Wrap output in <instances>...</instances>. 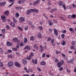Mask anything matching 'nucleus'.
Instances as JSON below:
<instances>
[{"label": "nucleus", "mask_w": 76, "mask_h": 76, "mask_svg": "<svg viewBox=\"0 0 76 76\" xmlns=\"http://www.w3.org/2000/svg\"><path fill=\"white\" fill-rule=\"evenodd\" d=\"M33 47L34 48H36L37 50H38V47L37 46V45L35 44L33 45Z\"/></svg>", "instance_id": "obj_22"}, {"label": "nucleus", "mask_w": 76, "mask_h": 76, "mask_svg": "<svg viewBox=\"0 0 76 76\" xmlns=\"http://www.w3.org/2000/svg\"><path fill=\"white\" fill-rule=\"evenodd\" d=\"M51 40V37H49L47 39V41L49 42V41H50Z\"/></svg>", "instance_id": "obj_42"}, {"label": "nucleus", "mask_w": 76, "mask_h": 76, "mask_svg": "<svg viewBox=\"0 0 76 76\" xmlns=\"http://www.w3.org/2000/svg\"><path fill=\"white\" fill-rule=\"evenodd\" d=\"M63 67H61L59 69V70H60V71H62V70H63Z\"/></svg>", "instance_id": "obj_54"}, {"label": "nucleus", "mask_w": 76, "mask_h": 76, "mask_svg": "<svg viewBox=\"0 0 76 76\" xmlns=\"http://www.w3.org/2000/svg\"><path fill=\"white\" fill-rule=\"evenodd\" d=\"M63 32L64 34H66V30H64L63 31Z\"/></svg>", "instance_id": "obj_60"}, {"label": "nucleus", "mask_w": 76, "mask_h": 76, "mask_svg": "<svg viewBox=\"0 0 76 76\" xmlns=\"http://www.w3.org/2000/svg\"><path fill=\"white\" fill-rule=\"evenodd\" d=\"M2 20H3V22H4L5 21V19H6V16L4 15L2 16Z\"/></svg>", "instance_id": "obj_25"}, {"label": "nucleus", "mask_w": 76, "mask_h": 76, "mask_svg": "<svg viewBox=\"0 0 76 76\" xmlns=\"http://www.w3.org/2000/svg\"><path fill=\"white\" fill-rule=\"evenodd\" d=\"M23 63L24 64L26 65L27 64V61H26V59H24L23 60Z\"/></svg>", "instance_id": "obj_17"}, {"label": "nucleus", "mask_w": 76, "mask_h": 76, "mask_svg": "<svg viewBox=\"0 0 76 76\" xmlns=\"http://www.w3.org/2000/svg\"><path fill=\"white\" fill-rule=\"evenodd\" d=\"M40 50H44V48H43V47H42V45H40Z\"/></svg>", "instance_id": "obj_44"}, {"label": "nucleus", "mask_w": 76, "mask_h": 76, "mask_svg": "<svg viewBox=\"0 0 76 76\" xmlns=\"http://www.w3.org/2000/svg\"><path fill=\"white\" fill-rule=\"evenodd\" d=\"M49 74L50 75H53V73H52V72L51 71H50L49 72Z\"/></svg>", "instance_id": "obj_45"}, {"label": "nucleus", "mask_w": 76, "mask_h": 76, "mask_svg": "<svg viewBox=\"0 0 76 76\" xmlns=\"http://www.w3.org/2000/svg\"><path fill=\"white\" fill-rule=\"evenodd\" d=\"M25 2V0H20L18 2V4L23 3Z\"/></svg>", "instance_id": "obj_18"}, {"label": "nucleus", "mask_w": 76, "mask_h": 76, "mask_svg": "<svg viewBox=\"0 0 76 76\" xmlns=\"http://www.w3.org/2000/svg\"><path fill=\"white\" fill-rule=\"evenodd\" d=\"M19 19L20 20V22H22V21H23L25 20V18L24 17H20L19 18Z\"/></svg>", "instance_id": "obj_7"}, {"label": "nucleus", "mask_w": 76, "mask_h": 76, "mask_svg": "<svg viewBox=\"0 0 76 76\" xmlns=\"http://www.w3.org/2000/svg\"><path fill=\"white\" fill-rule=\"evenodd\" d=\"M32 10V12H36V13H38L39 12V11H38V10L36 9H31Z\"/></svg>", "instance_id": "obj_11"}, {"label": "nucleus", "mask_w": 76, "mask_h": 76, "mask_svg": "<svg viewBox=\"0 0 76 76\" xmlns=\"http://www.w3.org/2000/svg\"><path fill=\"white\" fill-rule=\"evenodd\" d=\"M54 10L53 9V10H51L50 11V12L51 13H53V12H54Z\"/></svg>", "instance_id": "obj_58"}, {"label": "nucleus", "mask_w": 76, "mask_h": 76, "mask_svg": "<svg viewBox=\"0 0 76 76\" xmlns=\"http://www.w3.org/2000/svg\"><path fill=\"white\" fill-rule=\"evenodd\" d=\"M8 57L9 58H11V57H13L12 56V55H10L8 56Z\"/></svg>", "instance_id": "obj_50"}, {"label": "nucleus", "mask_w": 76, "mask_h": 76, "mask_svg": "<svg viewBox=\"0 0 76 76\" xmlns=\"http://www.w3.org/2000/svg\"><path fill=\"white\" fill-rule=\"evenodd\" d=\"M6 4V2H1L0 4V6H4V5H5Z\"/></svg>", "instance_id": "obj_15"}, {"label": "nucleus", "mask_w": 76, "mask_h": 76, "mask_svg": "<svg viewBox=\"0 0 76 76\" xmlns=\"http://www.w3.org/2000/svg\"><path fill=\"white\" fill-rule=\"evenodd\" d=\"M0 53L1 54H3V50H2V48H0Z\"/></svg>", "instance_id": "obj_34"}, {"label": "nucleus", "mask_w": 76, "mask_h": 76, "mask_svg": "<svg viewBox=\"0 0 76 76\" xmlns=\"http://www.w3.org/2000/svg\"><path fill=\"white\" fill-rule=\"evenodd\" d=\"M32 12V9L28 10L26 11L27 15H29V13H31Z\"/></svg>", "instance_id": "obj_12"}, {"label": "nucleus", "mask_w": 76, "mask_h": 76, "mask_svg": "<svg viewBox=\"0 0 76 76\" xmlns=\"http://www.w3.org/2000/svg\"><path fill=\"white\" fill-rule=\"evenodd\" d=\"M61 36L62 38V39H64V34H62L61 35Z\"/></svg>", "instance_id": "obj_43"}, {"label": "nucleus", "mask_w": 76, "mask_h": 76, "mask_svg": "<svg viewBox=\"0 0 76 76\" xmlns=\"http://www.w3.org/2000/svg\"><path fill=\"white\" fill-rule=\"evenodd\" d=\"M58 61H59L57 59H56V60L55 61V62H56V63H58Z\"/></svg>", "instance_id": "obj_55"}, {"label": "nucleus", "mask_w": 76, "mask_h": 76, "mask_svg": "<svg viewBox=\"0 0 76 76\" xmlns=\"http://www.w3.org/2000/svg\"><path fill=\"white\" fill-rule=\"evenodd\" d=\"M39 29L40 31H42V30H43V29H42V27L41 26H39Z\"/></svg>", "instance_id": "obj_40"}, {"label": "nucleus", "mask_w": 76, "mask_h": 76, "mask_svg": "<svg viewBox=\"0 0 76 76\" xmlns=\"http://www.w3.org/2000/svg\"><path fill=\"white\" fill-rule=\"evenodd\" d=\"M15 9H16V10H19L20 9H21V8L20 7H15Z\"/></svg>", "instance_id": "obj_29"}, {"label": "nucleus", "mask_w": 76, "mask_h": 76, "mask_svg": "<svg viewBox=\"0 0 76 76\" xmlns=\"http://www.w3.org/2000/svg\"><path fill=\"white\" fill-rule=\"evenodd\" d=\"M7 46L9 47H11L13 45V44L10 42H7Z\"/></svg>", "instance_id": "obj_4"}, {"label": "nucleus", "mask_w": 76, "mask_h": 76, "mask_svg": "<svg viewBox=\"0 0 76 76\" xmlns=\"http://www.w3.org/2000/svg\"><path fill=\"white\" fill-rule=\"evenodd\" d=\"M61 54L62 56H63V58L65 59V60H67V57L66 56V55L64 54L63 53H61Z\"/></svg>", "instance_id": "obj_20"}, {"label": "nucleus", "mask_w": 76, "mask_h": 76, "mask_svg": "<svg viewBox=\"0 0 76 76\" xmlns=\"http://www.w3.org/2000/svg\"><path fill=\"white\" fill-rule=\"evenodd\" d=\"M0 67H3V62H1L0 63Z\"/></svg>", "instance_id": "obj_37"}, {"label": "nucleus", "mask_w": 76, "mask_h": 76, "mask_svg": "<svg viewBox=\"0 0 76 76\" xmlns=\"http://www.w3.org/2000/svg\"><path fill=\"white\" fill-rule=\"evenodd\" d=\"M45 57V53H44L42 55V57L43 58H44Z\"/></svg>", "instance_id": "obj_41"}, {"label": "nucleus", "mask_w": 76, "mask_h": 76, "mask_svg": "<svg viewBox=\"0 0 76 76\" xmlns=\"http://www.w3.org/2000/svg\"><path fill=\"white\" fill-rule=\"evenodd\" d=\"M12 50H14V51H18V49L16 48H13Z\"/></svg>", "instance_id": "obj_46"}, {"label": "nucleus", "mask_w": 76, "mask_h": 76, "mask_svg": "<svg viewBox=\"0 0 76 76\" xmlns=\"http://www.w3.org/2000/svg\"><path fill=\"white\" fill-rule=\"evenodd\" d=\"M13 64H14L13 62L12 61L9 62L8 63V66H9V67H11L12 66Z\"/></svg>", "instance_id": "obj_3"}, {"label": "nucleus", "mask_w": 76, "mask_h": 76, "mask_svg": "<svg viewBox=\"0 0 76 76\" xmlns=\"http://www.w3.org/2000/svg\"><path fill=\"white\" fill-rule=\"evenodd\" d=\"M72 18H76V15L75 14H73L72 15Z\"/></svg>", "instance_id": "obj_39"}, {"label": "nucleus", "mask_w": 76, "mask_h": 76, "mask_svg": "<svg viewBox=\"0 0 76 76\" xmlns=\"http://www.w3.org/2000/svg\"><path fill=\"white\" fill-rule=\"evenodd\" d=\"M8 52L9 53H10L12 52V50H8Z\"/></svg>", "instance_id": "obj_47"}, {"label": "nucleus", "mask_w": 76, "mask_h": 76, "mask_svg": "<svg viewBox=\"0 0 76 76\" xmlns=\"http://www.w3.org/2000/svg\"><path fill=\"white\" fill-rule=\"evenodd\" d=\"M11 25L12 27L13 28H14V27H15V23H11Z\"/></svg>", "instance_id": "obj_24"}, {"label": "nucleus", "mask_w": 76, "mask_h": 76, "mask_svg": "<svg viewBox=\"0 0 76 76\" xmlns=\"http://www.w3.org/2000/svg\"><path fill=\"white\" fill-rule=\"evenodd\" d=\"M71 18H72V16L70 15H69L68 16L69 19H70Z\"/></svg>", "instance_id": "obj_61"}, {"label": "nucleus", "mask_w": 76, "mask_h": 76, "mask_svg": "<svg viewBox=\"0 0 76 76\" xmlns=\"http://www.w3.org/2000/svg\"><path fill=\"white\" fill-rule=\"evenodd\" d=\"M28 70L29 71V72L30 73L31 72H32V69H29Z\"/></svg>", "instance_id": "obj_53"}, {"label": "nucleus", "mask_w": 76, "mask_h": 76, "mask_svg": "<svg viewBox=\"0 0 76 76\" xmlns=\"http://www.w3.org/2000/svg\"><path fill=\"white\" fill-rule=\"evenodd\" d=\"M74 60H75V59H74L73 58H72L69 61V63H71V64H73V61Z\"/></svg>", "instance_id": "obj_19"}, {"label": "nucleus", "mask_w": 76, "mask_h": 76, "mask_svg": "<svg viewBox=\"0 0 76 76\" xmlns=\"http://www.w3.org/2000/svg\"><path fill=\"white\" fill-rule=\"evenodd\" d=\"M54 34L56 36V37H57L58 36V32H57V30L56 29H54Z\"/></svg>", "instance_id": "obj_9"}, {"label": "nucleus", "mask_w": 76, "mask_h": 76, "mask_svg": "<svg viewBox=\"0 0 76 76\" xmlns=\"http://www.w3.org/2000/svg\"><path fill=\"white\" fill-rule=\"evenodd\" d=\"M23 43H21L20 44V47H23Z\"/></svg>", "instance_id": "obj_57"}, {"label": "nucleus", "mask_w": 76, "mask_h": 76, "mask_svg": "<svg viewBox=\"0 0 76 76\" xmlns=\"http://www.w3.org/2000/svg\"><path fill=\"white\" fill-rule=\"evenodd\" d=\"M15 16L17 18H18L19 16V14L18 13H16L15 14Z\"/></svg>", "instance_id": "obj_35"}, {"label": "nucleus", "mask_w": 76, "mask_h": 76, "mask_svg": "<svg viewBox=\"0 0 76 76\" xmlns=\"http://www.w3.org/2000/svg\"><path fill=\"white\" fill-rule=\"evenodd\" d=\"M28 29V27H26L24 28V29L25 30V31H26V30H27Z\"/></svg>", "instance_id": "obj_64"}, {"label": "nucleus", "mask_w": 76, "mask_h": 76, "mask_svg": "<svg viewBox=\"0 0 76 76\" xmlns=\"http://www.w3.org/2000/svg\"><path fill=\"white\" fill-rule=\"evenodd\" d=\"M63 64H64V60H61L60 62H59L57 63V65H58V67H60L61 66L63 65Z\"/></svg>", "instance_id": "obj_1"}, {"label": "nucleus", "mask_w": 76, "mask_h": 76, "mask_svg": "<svg viewBox=\"0 0 76 76\" xmlns=\"http://www.w3.org/2000/svg\"><path fill=\"white\" fill-rule=\"evenodd\" d=\"M14 64L15 66H16V67H20V65L19 63L18 62H14Z\"/></svg>", "instance_id": "obj_5"}, {"label": "nucleus", "mask_w": 76, "mask_h": 76, "mask_svg": "<svg viewBox=\"0 0 76 76\" xmlns=\"http://www.w3.org/2000/svg\"><path fill=\"white\" fill-rule=\"evenodd\" d=\"M13 42H18V39L17 38H15L13 39Z\"/></svg>", "instance_id": "obj_16"}, {"label": "nucleus", "mask_w": 76, "mask_h": 76, "mask_svg": "<svg viewBox=\"0 0 76 76\" xmlns=\"http://www.w3.org/2000/svg\"><path fill=\"white\" fill-rule=\"evenodd\" d=\"M46 64V63L44 61H42L40 63V65L41 66H45Z\"/></svg>", "instance_id": "obj_13"}, {"label": "nucleus", "mask_w": 76, "mask_h": 76, "mask_svg": "<svg viewBox=\"0 0 76 76\" xmlns=\"http://www.w3.org/2000/svg\"><path fill=\"white\" fill-rule=\"evenodd\" d=\"M58 4L59 5V6H61V5L63 4V2H62V1H61L60 2H58Z\"/></svg>", "instance_id": "obj_33"}, {"label": "nucleus", "mask_w": 76, "mask_h": 76, "mask_svg": "<svg viewBox=\"0 0 76 76\" xmlns=\"http://www.w3.org/2000/svg\"><path fill=\"white\" fill-rule=\"evenodd\" d=\"M9 0V1H10L9 3H11V2H12V3L9 6V7H11V6H12V5L14 3V2L15 1V0Z\"/></svg>", "instance_id": "obj_8"}, {"label": "nucleus", "mask_w": 76, "mask_h": 76, "mask_svg": "<svg viewBox=\"0 0 76 76\" xmlns=\"http://www.w3.org/2000/svg\"><path fill=\"white\" fill-rule=\"evenodd\" d=\"M9 11H5L4 12V14L6 16H8L9 15Z\"/></svg>", "instance_id": "obj_14"}, {"label": "nucleus", "mask_w": 76, "mask_h": 76, "mask_svg": "<svg viewBox=\"0 0 76 76\" xmlns=\"http://www.w3.org/2000/svg\"><path fill=\"white\" fill-rule=\"evenodd\" d=\"M37 59H35L34 61L33 59L31 61V63H33V64H37Z\"/></svg>", "instance_id": "obj_6"}, {"label": "nucleus", "mask_w": 76, "mask_h": 76, "mask_svg": "<svg viewBox=\"0 0 76 76\" xmlns=\"http://www.w3.org/2000/svg\"><path fill=\"white\" fill-rule=\"evenodd\" d=\"M2 34H4L6 32V30L4 29H2L1 30Z\"/></svg>", "instance_id": "obj_32"}, {"label": "nucleus", "mask_w": 76, "mask_h": 76, "mask_svg": "<svg viewBox=\"0 0 76 76\" xmlns=\"http://www.w3.org/2000/svg\"><path fill=\"white\" fill-rule=\"evenodd\" d=\"M28 42V39L26 37L24 38V43H26Z\"/></svg>", "instance_id": "obj_31"}, {"label": "nucleus", "mask_w": 76, "mask_h": 76, "mask_svg": "<svg viewBox=\"0 0 76 76\" xmlns=\"http://www.w3.org/2000/svg\"><path fill=\"white\" fill-rule=\"evenodd\" d=\"M27 49V50H31V48L29 45H27L25 46V48L23 49V50H25V49Z\"/></svg>", "instance_id": "obj_10"}, {"label": "nucleus", "mask_w": 76, "mask_h": 76, "mask_svg": "<svg viewBox=\"0 0 76 76\" xmlns=\"http://www.w3.org/2000/svg\"><path fill=\"white\" fill-rule=\"evenodd\" d=\"M6 28L8 29H10V26L9 25H7L6 26Z\"/></svg>", "instance_id": "obj_49"}, {"label": "nucleus", "mask_w": 76, "mask_h": 76, "mask_svg": "<svg viewBox=\"0 0 76 76\" xmlns=\"http://www.w3.org/2000/svg\"><path fill=\"white\" fill-rule=\"evenodd\" d=\"M34 53H33V52H31V54L27 58V59H28V60H31V58H32L33 56H34Z\"/></svg>", "instance_id": "obj_2"}, {"label": "nucleus", "mask_w": 76, "mask_h": 76, "mask_svg": "<svg viewBox=\"0 0 76 76\" xmlns=\"http://www.w3.org/2000/svg\"><path fill=\"white\" fill-rule=\"evenodd\" d=\"M62 7H64V10H65L66 9V7H65V6H64V4L63 5H62Z\"/></svg>", "instance_id": "obj_52"}, {"label": "nucleus", "mask_w": 76, "mask_h": 76, "mask_svg": "<svg viewBox=\"0 0 76 76\" xmlns=\"http://www.w3.org/2000/svg\"><path fill=\"white\" fill-rule=\"evenodd\" d=\"M17 28L19 30H20V31H23V29L19 26H18Z\"/></svg>", "instance_id": "obj_26"}, {"label": "nucleus", "mask_w": 76, "mask_h": 76, "mask_svg": "<svg viewBox=\"0 0 76 76\" xmlns=\"http://www.w3.org/2000/svg\"><path fill=\"white\" fill-rule=\"evenodd\" d=\"M42 37V36L41 35V33H40L39 34H38V38H41V37Z\"/></svg>", "instance_id": "obj_27"}, {"label": "nucleus", "mask_w": 76, "mask_h": 76, "mask_svg": "<svg viewBox=\"0 0 76 76\" xmlns=\"http://www.w3.org/2000/svg\"><path fill=\"white\" fill-rule=\"evenodd\" d=\"M66 44V42L65 41H64L62 43V45H65Z\"/></svg>", "instance_id": "obj_38"}, {"label": "nucleus", "mask_w": 76, "mask_h": 76, "mask_svg": "<svg viewBox=\"0 0 76 76\" xmlns=\"http://www.w3.org/2000/svg\"><path fill=\"white\" fill-rule=\"evenodd\" d=\"M54 42L55 40L54 39H51V43L53 44V45H54Z\"/></svg>", "instance_id": "obj_21"}, {"label": "nucleus", "mask_w": 76, "mask_h": 76, "mask_svg": "<svg viewBox=\"0 0 76 76\" xmlns=\"http://www.w3.org/2000/svg\"><path fill=\"white\" fill-rule=\"evenodd\" d=\"M72 6H73V7H76V5H75V4H72Z\"/></svg>", "instance_id": "obj_59"}, {"label": "nucleus", "mask_w": 76, "mask_h": 76, "mask_svg": "<svg viewBox=\"0 0 76 76\" xmlns=\"http://www.w3.org/2000/svg\"><path fill=\"white\" fill-rule=\"evenodd\" d=\"M19 47V44H17L16 48H18Z\"/></svg>", "instance_id": "obj_56"}, {"label": "nucleus", "mask_w": 76, "mask_h": 76, "mask_svg": "<svg viewBox=\"0 0 76 76\" xmlns=\"http://www.w3.org/2000/svg\"><path fill=\"white\" fill-rule=\"evenodd\" d=\"M34 4L35 5H37L38 4V3L37 1H35L34 2Z\"/></svg>", "instance_id": "obj_62"}, {"label": "nucleus", "mask_w": 76, "mask_h": 76, "mask_svg": "<svg viewBox=\"0 0 76 76\" xmlns=\"http://www.w3.org/2000/svg\"><path fill=\"white\" fill-rule=\"evenodd\" d=\"M56 54H60L61 53V52H60V51L58 52L57 51H56Z\"/></svg>", "instance_id": "obj_51"}, {"label": "nucleus", "mask_w": 76, "mask_h": 76, "mask_svg": "<svg viewBox=\"0 0 76 76\" xmlns=\"http://www.w3.org/2000/svg\"><path fill=\"white\" fill-rule=\"evenodd\" d=\"M13 20L14 23H16L17 22V20H15V17L13 18Z\"/></svg>", "instance_id": "obj_28"}, {"label": "nucleus", "mask_w": 76, "mask_h": 76, "mask_svg": "<svg viewBox=\"0 0 76 76\" xmlns=\"http://www.w3.org/2000/svg\"><path fill=\"white\" fill-rule=\"evenodd\" d=\"M48 23H49L50 26H51L52 25H53V23L51 22V20H48Z\"/></svg>", "instance_id": "obj_23"}, {"label": "nucleus", "mask_w": 76, "mask_h": 76, "mask_svg": "<svg viewBox=\"0 0 76 76\" xmlns=\"http://www.w3.org/2000/svg\"><path fill=\"white\" fill-rule=\"evenodd\" d=\"M69 30L70 31H71L72 32H73V29L72 28H69Z\"/></svg>", "instance_id": "obj_48"}, {"label": "nucleus", "mask_w": 76, "mask_h": 76, "mask_svg": "<svg viewBox=\"0 0 76 76\" xmlns=\"http://www.w3.org/2000/svg\"><path fill=\"white\" fill-rule=\"evenodd\" d=\"M48 4H49V5H51V2H50V1H48Z\"/></svg>", "instance_id": "obj_63"}, {"label": "nucleus", "mask_w": 76, "mask_h": 76, "mask_svg": "<svg viewBox=\"0 0 76 76\" xmlns=\"http://www.w3.org/2000/svg\"><path fill=\"white\" fill-rule=\"evenodd\" d=\"M34 39H35V38H34V36L31 37L30 38V40L31 41H34Z\"/></svg>", "instance_id": "obj_30"}, {"label": "nucleus", "mask_w": 76, "mask_h": 76, "mask_svg": "<svg viewBox=\"0 0 76 76\" xmlns=\"http://www.w3.org/2000/svg\"><path fill=\"white\" fill-rule=\"evenodd\" d=\"M72 44L73 45V46H74V45H75V44H76V42L75 41H73L72 42Z\"/></svg>", "instance_id": "obj_36"}]
</instances>
